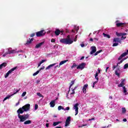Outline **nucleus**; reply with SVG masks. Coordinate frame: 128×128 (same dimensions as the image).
Instances as JSON below:
<instances>
[{
	"label": "nucleus",
	"mask_w": 128,
	"mask_h": 128,
	"mask_svg": "<svg viewBox=\"0 0 128 128\" xmlns=\"http://www.w3.org/2000/svg\"><path fill=\"white\" fill-rule=\"evenodd\" d=\"M30 110V104H26V105L24 106L22 108H20L17 110L18 116V118H20V122H24L25 120H26L28 118H30L29 114H26L24 115H20V114H24V112H28Z\"/></svg>",
	"instance_id": "1"
},
{
	"label": "nucleus",
	"mask_w": 128,
	"mask_h": 128,
	"mask_svg": "<svg viewBox=\"0 0 128 128\" xmlns=\"http://www.w3.org/2000/svg\"><path fill=\"white\" fill-rule=\"evenodd\" d=\"M67 38H61L60 40V42H62V44H72L74 42V40H72L70 39V35H68Z\"/></svg>",
	"instance_id": "2"
},
{
	"label": "nucleus",
	"mask_w": 128,
	"mask_h": 128,
	"mask_svg": "<svg viewBox=\"0 0 128 128\" xmlns=\"http://www.w3.org/2000/svg\"><path fill=\"white\" fill-rule=\"evenodd\" d=\"M36 36L38 38H40V36H46V32H44V30H41L36 32Z\"/></svg>",
	"instance_id": "3"
},
{
	"label": "nucleus",
	"mask_w": 128,
	"mask_h": 128,
	"mask_svg": "<svg viewBox=\"0 0 128 128\" xmlns=\"http://www.w3.org/2000/svg\"><path fill=\"white\" fill-rule=\"evenodd\" d=\"M74 110H75V116H78V103H76L74 105Z\"/></svg>",
	"instance_id": "4"
},
{
	"label": "nucleus",
	"mask_w": 128,
	"mask_h": 128,
	"mask_svg": "<svg viewBox=\"0 0 128 128\" xmlns=\"http://www.w3.org/2000/svg\"><path fill=\"white\" fill-rule=\"evenodd\" d=\"M86 63L84 62L81 63L80 64L77 66V70H84V68L86 67Z\"/></svg>",
	"instance_id": "5"
},
{
	"label": "nucleus",
	"mask_w": 128,
	"mask_h": 128,
	"mask_svg": "<svg viewBox=\"0 0 128 128\" xmlns=\"http://www.w3.org/2000/svg\"><path fill=\"white\" fill-rule=\"evenodd\" d=\"M128 50H126V52L122 53L120 57L118 58V60H120L122 58H124L126 56H128Z\"/></svg>",
	"instance_id": "6"
},
{
	"label": "nucleus",
	"mask_w": 128,
	"mask_h": 128,
	"mask_svg": "<svg viewBox=\"0 0 128 128\" xmlns=\"http://www.w3.org/2000/svg\"><path fill=\"white\" fill-rule=\"evenodd\" d=\"M72 118V117L70 116H69L67 118L66 123H65V126H68L70 124V119Z\"/></svg>",
	"instance_id": "7"
},
{
	"label": "nucleus",
	"mask_w": 128,
	"mask_h": 128,
	"mask_svg": "<svg viewBox=\"0 0 128 128\" xmlns=\"http://www.w3.org/2000/svg\"><path fill=\"white\" fill-rule=\"evenodd\" d=\"M20 92V90H18L16 91V92H14L13 94H12L11 96H6L3 100V102H4V100H8L10 96H14V94H18V92Z\"/></svg>",
	"instance_id": "8"
},
{
	"label": "nucleus",
	"mask_w": 128,
	"mask_h": 128,
	"mask_svg": "<svg viewBox=\"0 0 128 128\" xmlns=\"http://www.w3.org/2000/svg\"><path fill=\"white\" fill-rule=\"evenodd\" d=\"M122 82H120V84H118V88H124V82H126V80L125 79H122Z\"/></svg>",
	"instance_id": "9"
},
{
	"label": "nucleus",
	"mask_w": 128,
	"mask_h": 128,
	"mask_svg": "<svg viewBox=\"0 0 128 128\" xmlns=\"http://www.w3.org/2000/svg\"><path fill=\"white\" fill-rule=\"evenodd\" d=\"M92 48V51L90 52V54H94V52H96V46H92L91 47Z\"/></svg>",
	"instance_id": "10"
},
{
	"label": "nucleus",
	"mask_w": 128,
	"mask_h": 128,
	"mask_svg": "<svg viewBox=\"0 0 128 128\" xmlns=\"http://www.w3.org/2000/svg\"><path fill=\"white\" fill-rule=\"evenodd\" d=\"M88 86V84H86L84 86L82 90L83 91L84 94H86V88Z\"/></svg>",
	"instance_id": "11"
},
{
	"label": "nucleus",
	"mask_w": 128,
	"mask_h": 128,
	"mask_svg": "<svg viewBox=\"0 0 128 128\" xmlns=\"http://www.w3.org/2000/svg\"><path fill=\"white\" fill-rule=\"evenodd\" d=\"M98 72H96V74H95V78L96 80L97 81H95L93 82V85L94 86L96 84V82H98Z\"/></svg>",
	"instance_id": "12"
},
{
	"label": "nucleus",
	"mask_w": 128,
	"mask_h": 128,
	"mask_svg": "<svg viewBox=\"0 0 128 128\" xmlns=\"http://www.w3.org/2000/svg\"><path fill=\"white\" fill-rule=\"evenodd\" d=\"M44 44V42H41L36 44L35 48H40L42 46V44Z\"/></svg>",
	"instance_id": "13"
},
{
	"label": "nucleus",
	"mask_w": 128,
	"mask_h": 128,
	"mask_svg": "<svg viewBox=\"0 0 128 128\" xmlns=\"http://www.w3.org/2000/svg\"><path fill=\"white\" fill-rule=\"evenodd\" d=\"M50 108H54L56 106V100L51 101L50 103Z\"/></svg>",
	"instance_id": "14"
},
{
	"label": "nucleus",
	"mask_w": 128,
	"mask_h": 128,
	"mask_svg": "<svg viewBox=\"0 0 128 128\" xmlns=\"http://www.w3.org/2000/svg\"><path fill=\"white\" fill-rule=\"evenodd\" d=\"M116 26L118 28H120V26H126V23L120 22L116 24Z\"/></svg>",
	"instance_id": "15"
},
{
	"label": "nucleus",
	"mask_w": 128,
	"mask_h": 128,
	"mask_svg": "<svg viewBox=\"0 0 128 128\" xmlns=\"http://www.w3.org/2000/svg\"><path fill=\"white\" fill-rule=\"evenodd\" d=\"M8 66L7 62H3L1 64H0V70H2V68H6Z\"/></svg>",
	"instance_id": "16"
},
{
	"label": "nucleus",
	"mask_w": 128,
	"mask_h": 128,
	"mask_svg": "<svg viewBox=\"0 0 128 128\" xmlns=\"http://www.w3.org/2000/svg\"><path fill=\"white\" fill-rule=\"evenodd\" d=\"M116 42L120 44L122 41L120 40V38H114L113 40V42Z\"/></svg>",
	"instance_id": "17"
},
{
	"label": "nucleus",
	"mask_w": 128,
	"mask_h": 128,
	"mask_svg": "<svg viewBox=\"0 0 128 128\" xmlns=\"http://www.w3.org/2000/svg\"><path fill=\"white\" fill-rule=\"evenodd\" d=\"M15 52V50H8V52H6V54H14Z\"/></svg>",
	"instance_id": "18"
},
{
	"label": "nucleus",
	"mask_w": 128,
	"mask_h": 128,
	"mask_svg": "<svg viewBox=\"0 0 128 128\" xmlns=\"http://www.w3.org/2000/svg\"><path fill=\"white\" fill-rule=\"evenodd\" d=\"M56 64L54 63V64L49 65L48 66H47L46 68V70H50V68H52V66H54Z\"/></svg>",
	"instance_id": "19"
},
{
	"label": "nucleus",
	"mask_w": 128,
	"mask_h": 128,
	"mask_svg": "<svg viewBox=\"0 0 128 128\" xmlns=\"http://www.w3.org/2000/svg\"><path fill=\"white\" fill-rule=\"evenodd\" d=\"M17 68H18V66H15V67L12 68L11 70H10L8 72V73L10 74H12V72L16 70Z\"/></svg>",
	"instance_id": "20"
},
{
	"label": "nucleus",
	"mask_w": 128,
	"mask_h": 128,
	"mask_svg": "<svg viewBox=\"0 0 128 128\" xmlns=\"http://www.w3.org/2000/svg\"><path fill=\"white\" fill-rule=\"evenodd\" d=\"M32 42H34V38H32L31 39L29 38V40H28L26 41V44H32Z\"/></svg>",
	"instance_id": "21"
},
{
	"label": "nucleus",
	"mask_w": 128,
	"mask_h": 128,
	"mask_svg": "<svg viewBox=\"0 0 128 128\" xmlns=\"http://www.w3.org/2000/svg\"><path fill=\"white\" fill-rule=\"evenodd\" d=\"M123 92L124 94V96H126L128 94V91L126 90V86H123Z\"/></svg>",
	"instance_id": "22"
},
{
	"label": "nucleus",
	"mask_w": 128,
	"mask_h": 128,
	"mask_svg": "<svg viewBox=\"0 0 128 128\" xmlns=\"http://www.w3.org/2000/svg\"><path fill=\"white\" fill-rule=\"evenodd\" d=\"M54 33L56 36H60V30L58 29H56Z\"/></svg>",
	"instance_id": "23"
},
{
	"label": "nucleus",
	"mask_w": 128,
	"mask_h": 128,
	"mask_svg": "<svg viewBox=\"0 0 128 128\" xmlns=\"http://www.w3.org/2000/svg\"><path fill=\"white\" fill-rule=\"evenodd\" d=\"M62 124V122H54L52 124L53 126H56L58 124Z\"/></svg>",
	"instance_id": "24"
},
{
	"label": "nucleus",
	"mask_w": 128,
	"mask_h": 128,
	"mask_svg": "<svg viewBox=\"0 0 128 128\" xmlns=\"http://www.w3.org/2000/svg\"><path fill=\"white\" fill-rule=\"evenodd\" d=\"M32 124V120H28L24 122V124Z\"/></svg>",
	"instance_id": "25"
},
{
	"label": "nucleus",
	"mask_w": 128,
	"mask_h": 128,
	"mask_svg": "<svg viewBox=\"0 0 128 128\" xmlns=\"http://www.w3.org/2000/svg\"><path fill=\"white\" fill-rule=\"evenodd\" d=\"M68 62V60H62L61 62H60L59 64V66H62V64H66V62Z\"/></svg>",
	"instance_id": "26"
},
{
	"label": "nucleus",
	"mask_w": 128,
	"mask_h": 128,
	"mask_svg": "<svg viewBox=\"0 0 128 128\" xmlns=\"http://www.w3.org/2000/svg\"><path fill=\"white\" fill-rule=\"evenodd\" d=\"M103 36H104V38H110V36L108 34L103 33Z\"/></svg>",
	"instance_id": "27"
},
{
	"label": "nucleus",
	"mask_w": 128,
	"mask_h": 128,
	"mask_svg": "<svg viewBox=\"0 0 128 128\" xmlns=\"http://www.w3.org/2000/svg\"><path fill=\"white\" fill-rule=\"evenodd\" d=\"M64 110V108L62 107V106H58V110Z\"/></svg>",
	"instance_id": "28"
},
{
	"label": "nucleus",
	"mask_w": 128,
	"mask_h": 128,
	"mask_svg": "<svg viewBox=\"0 0 128 128\" xmlns=\"http://www.w3.org/2000/svg\"><path fill=\"white\" fill-rule=\"evenodd\" d=\"M125 112H126V110L125 108H122V114H124Z\"/></svg>",
	"instance_id": "29"
},
{
	"label": "nucleus",
	"mask_w": 128,
	"mask_h": 128,
	"mask_svg": "<svg viewBox=\"0 0 128 128\" xmlns=\"http://www.w3.org/2000/svg\"><path fill=\"white\" fill-rule=\"evenodd\" d=\"M124 70H126V68H128V63L125 64L124 65Z\"/></svg>",
	"instance_id": "30"
},
{
	"label": "nucleus",
	"mask_w": 128,
	"mask_h": 128,
	"mask_svg": "<svg viewBox=\"0 0 128 128\" xmlns=\"http://www.w3.org/2000/svg\"><path fill=\"white\" fill-rule=\"evenodd\" d=\"M76 66H78V64H76V63H74L71 68H76Z\"/></svg>",
	"instance_id": "31"
},
{
	"label": "nucleus",
	"mask_w": 128,
	"mask_h": 128,
	"mask_svg": "<svg viewBox=\"0 0 128 128\" xmlns=\"http://www.w3.org/2000/svg\"><path fill=\"white\" fill-rule=\"evenodd\" d=\"M74 80L72 81L71 82V84H70L69 88H72V86H74Z\"/></svg>",
	"instance_id": "32"
},
{
	"label": "nucleus",
	"mask_w": 128,
	"mask_h": 128,
	"mask_svg": "<svg viewBox=\"0 0 128 128\" xmlns=\"http://www.w3.org/2000/svg\"><path fill=\"white\" fill-rule=\"evenodd\" d=\"M116 36H122V33H118V32H116Z\"/></svg>",
	"instance_id": "33"
},
{
	"label": "nucleus",
	"mask_w": 128,
	"mask_h": 128,
	"mask_svg": "<svg viewBox=\"0 0 128 128\" xmlns=\"http://www.w3.org/2000/svg\"><path fill=\"white\" fill-rule=\"evenodd\" d=\"M40 74V70H38L36 72H34V74H33V76H36L37 74Z\"/></svg>",
	"instance_id": "34"
},
{
	"label": "nucleus",
	"mask_w": 128,
	"mask_h": 128,
	"mask_svg": "<svg viewBox=\"0 0 128 128\" xmlns=\"http://www.w3.org/2000/svg\"><path fill=\"white\" fill-rule=\"evenodd\" d=\"M115 74L116 75V76H120V73H118V70H116L115 71Z\"/></svg>",
	"instance_id": "35"
},
{
	"label": "nucleus",
	"mask_w": 128,
	"mask_h": 128,
	"mask_svg": "<svg viewBox=\"0 0 128 128\" xmlns=\"http://www.w3.org/2000/svg\"><path fill=\"white\" fill-rule=\"evenodd\" d=\"M37 96H38L40 98H42V95L40 92L36 93Z\"/></svg>",
	"instance_id": "36"
},
{
	"label": "nucleus",
	"mask_w": 128,
	"mask_h": 128,
	"mask_svg": "<svg viewBox=\"0 0 128 128\" xmlns=\"http://www.w3.org/2000/svg\"><path fill=\"white\" fill-rule=\"evenodd\" d=\"M118 46V43L115 42L113 44L112 46Z\"/></svg>",
	"instance_id": "37"
},
{
	"label": "nucleus",
	"mask_w": 128,
	"mask_h": 128,
	"mask_svg": "<svg viewBox=\"0 0 128 128\" xmlns=\"http://www.w3.org/2000/svg\"><path fill=\"white\" fill-rule=\"evenodd\" d=\"M126 36H122L120 40H126Z\"/></svg>",
	"instance_id": "38"
},
{
	"label": "nucleus",
	"mask_w": 128,
	"mask_h": 128,
	"mask_svg": "<svg viewBox=\"0 0 128 128\" xmlns=\"http://www.w3.org/2000/svg\"><path fill=\"white\" fill-rule=\"evenodd\" d=\"M8 76H10V74H9L8 72L4 76V78H8Z\"/></svg>",
	"instance_id": "39"
},
{
	"label": "nucleus",
	"mask_w": 128,
	"mask_h": 128,
	"mask_svg": "<svg viewBox=\"0 0 128 128\" xmlns=\"http://www.w3.org/2000/svg\"><path fill=\"white\" fill-rule=\"evenodd\" d=\"M72 92L70 93V94H76V92H74V90H73L72 88Z\"/></svg>",
	"instance_id": "40"
},
{
	"label": "nucleus",
	"mask_w": 128,
	"mask_h": 128,
	"mask_svg": "<svg viewBox=\"0 0 128 128\" xmlns=\"http://www.w3.org/2000/svg\"><path fill=\"white\" fill-rule=\"evenodd\" d=\"M26 92H24L22 94V96H26Z\"/></svg>",
	"instance_id": "41"
},
{
	"label": "nucleus",
	"mask_w": 128,
	"mask_h": 128,
	"mask_svg": "<svg viewBox=\"0 0 128 128\" xmlns=\"http://www.w3.org/2000/svg\"><path fill=\"white\" fill-rule=\"evenodd\" d=\"M36 36V33H32V34H30V36L31 38H34Z\"/></svg>",
	"instance_id": "42"
},
{
	"label": "nucleus",
	"mask_w": 128,
	"mask_h": 128,
	"mask_svg": "<svg viewBox=\"0 0 128 128\" xmlns=\"http://www.w3.org/2000/svg\"><path fill=\"white\" fill-rule=\"evenodd\" d=\"M44 62H46V60H42L41 62H40V63L42 64H44Z\"/></svg>",
	"instance_id": "43"
},
{
	"label": "nucleus",
	"mask_w": 128,
	"mask_h": 128,
	"mask_svg": "<svg viewBox=\"0 0 128 128\" xmlns=\"http://www.w3.org/2000/svg\"><path fill=\"white\" fill-rule=\"evenodd\" d=\"M64 110H70V106L66 107L65 109L64 108Z\"/></svg>",
	"instance_id": "44"
},
{
	"label": "nucleus",
	"mask_w": 128,
	"mask_h": 128,
	"mask_svg": "<svg viewBox=\"0 0 128 128\" xmlns=\"http://www.w3.org/2000/svg\"><path fill=\"white\" fill-rule=\"evenodd\" d=\"M78 40V35H76V36H75V38H74V42H76V40Z\"/></svg>",
	"instance_id": "45"
},
{
	"label": "nucleus",
	"mask_w": 128,
	"mask_h": 128,
	"mask_svg": "<svg viewBox=\"0 0 128 128\" xmlns=\"http://www.w3.org/2000/svg\"><path fill=\"white\" fill-rule=\"evenodd\" d=\"M38 104H36L35 105V110H38Z\"/></svg>",
	"instance_id": "46"
},
{
	"label": "nucleus",
	"mask_w": 128,
	"mask_h": 128,
	"mask_svg": "<svg viewBox=\"0 0 128 128\" xmlns=\"http://www.w3.org/2000/svg\"><path fill=\"white\" fill-rule=\"evenodd\" d=\"M56 42V40L54 38H52L51 40V42Z\"/></svg>",
	"instance_id": "47"
},
{
	"label": "nucleus",
	"mask_w": 128,
	"mask_h": 128,
	"mask_svg": "<svg viewBox=\"0 0 128 128\" xmlns=\"http://www.w3.org/2000/svg\"><path fill=\"white\" fill-rule=\"evenodd\" d=\"M86 126V124H82L79 126V128H83V126Z\"/></svg>",
	"instance_id": "48"
},
{
	"label": "nucleus",
	"mask_w": 128,
	"mask_h": 128,
	"mask_svg": "<svg viewBox=\"0 0 128 128\" xmlns=\"http://www.w3.org/2000/svg\"><path fill=\"white\" fill-rule=\"evenodd\" d=\"M44 68H45V67H44V66H43L42 67V68H40V70H44Z\"/></svg>",
	"instance_id": "49"
},
{
	"label": "nucleus",
	"mask_w": 128,
	"mask_h": 128,
	"mask_svg": "<svg viewBox=\"0 0 128 128\" xmlns=\"http://www.w3.org/2000/svg\"><path fill=\"white\" fill-rule=\"evenodd\" d=\"M124 60H122L119 62H118V64H122Z\"/></svg>",
	"instance_id": "50"
},
{
	"label": "nucleus",
	"mask_w": 128,
	"mask_h": 128,
	"mask_svg": "<svg viewBox=\"0 0 128 128\" xmlns=\"http://www.w3.org/2000/svg\"><path fill=\"white\" fill-rule=\"evenodd\" d=\"M40 82V80H37L36 82V84H39Z\"/></svg>",
	"instance_id": "51"
},
{
	"label": "nucleus",
	"mask_w": 128,
	"mask_h": 128,
	"mask_svg": "<svg viewBox=\"0 0 128 128\" xmlns=\"http://www.w3.org/2000/svg\"><path fill=\"white\" fill-rule=\"evenodd\" d=\"M94 118H90V119H89L88 120V122H90V120H94Z\"/></svg>",
	"instance_id": "52"
},
{
	"label": "nucleus",
	"mask_w": 128,
	"mask_h": 128,
	"mask_svg": "<svg viewBox=\"0 0 128 128\" xmlns=\"http://www.w3.org/2000/svg\"><path fill=\"white\" fill-rule=\"evenodd\" d=\"M102 52V50H98V52H96L97 54H100V52Z\"/></svg>",
	"instance_id": "53"
},
{
	"label": "nucleus",
	"mask_w": 128,
	"mask_h": 128,
	"mask_svg": "<svg viewBox=\"0 0 128 128\" xmlns=\"http://www.w3.org/2000/svg\"><path fill=\"white\" fill-rule=\"evenodd\" d=\"M116 68V66H113V67H112L113 70H114Z\"/></svg>",
	"instance_id": "54"
},
{
	"label": "nucleus",
	"mask_w": 128,
	"mask_h": 128,
	"mask_svg": "<svg viewBox=\"0 0 128 128\" xmlns=\"http://www.w3.org/2000/svg\"><path fill=\"white\" fill-rule=\"evenodd\" d=\"M122 36H126V33H122Z\"/></svg>",
	"instance_id": "55"
},
{
	"label": "nucleus",
	"mask_w": 128,
	"mask_h": 128,
	"mask_svg": "<svg viewBox=\"0 0 128 128\" xmlns=\"http://www.w3.org/2000/svg\"><path fill=\"white\" fill-rule=\"evenodd\" d=\"M84 56H82L80 58V60H84Z\"/></svg>",
	"instance_id": "56"
},
{
	"label": "nucleus",
	"mask_w": 128,
	"mask_h": 128,
	"mask_svg": "<svg viewBox=\"0 0 128 128\" xmlns=\"http://www.w3.org/2000/svg\"><path fill=\"white\" fill-rule=\"evenodd\" d=\"M98 74H100V68H98Z\"/></svg>",
	"instance_id": "57"
},
{
	"label": "nucleus",
	"mask_w": 128,
	"mask_h": 128,
	"mask_svg": "<svg viewBox=\"0 0 128 128\" xmlns=\"http://www.w3.org/2000/svg\"><path fill=\"white\" fill-rule=\"evenodd\" d=\"M76 32H78V30H80V28H78V27H76Z\"/></svg>",
	"instance_id": "58"
},
{
	"label": "nucleus",
	"mask_w": 128,
	"mask_h": 128,
	"mask_svg": "<svg viewBox=\"0 0 128 128\" xmlns=\"http://www.w3.org/2000/svg\"><path fill=\"white\" fill-rule=\"evenodd\" d=\"M90 42H94V39H93L92 38H90Z\"/></svg>",
	"instance_id": "59"
},
{
	"label": "nucleus",
	"mask_w": 128,
	"mask_h": 128,
	"mask_svg": "<svg viewBox=\"0 0 128 128\" xmlns=\"http://www.w3.org/2000/svg\"><path fill=\"white\" fill-rule=\"evenodd\" d=\"M49 126H50V124H48V123L46 124V128H48Z\"/></svg>",
	"instance_id": "60"
},
{
	"label": "nucleus",
	"mask_w": 128,
	"mask_h": 128,
	"mask_svg": "<svg viewBox=\"0 0 128 128\" xmlns=\"http://www.w3.org/2000/svg\"><path fill=\"white\" fill-rule=\"evenodd\" d=\"M80 46H82V48H84V44H81Z\"/></svg>",
	"instance_id": "61"
},
{
	"label": "nucleus",
	"mask_w": 128,
	"mask_h": 128,
	"mask_svg": "<svg viewBox=\"0 0 128 128\" xmlns=\"http://www.w3.org/2000/svg\"><path fill=\"white\" fill-rule=\"evenodd\" d=\"M94 40H96V42H98V38H94Z\"/></svg>",
	"instance_id": "62"
},
{
	"label": "nucleus",
	"mask_w": 128,
	"mask_h": 128,
	"mask_svg": "<svg viewBox=\"0 0 128 128\" xmlns=\"http://www.w3.org/2000/svg\"><path fill=\"white\" fill-rule=\"evenodd\" d=\"M128 120H126V118H124L123 119V122H127Z\"/></svg>",
	"instance_id": "63"
},
{
	"label": "nucleus",
	"mask_w": 128,
	"mask_h": 128,
	"mask_svg": "<svg viewBox=\"0 0 128 128\" xmlns=\"http://www.w3.org/2000/svg\"><path fill=\"white\" fill-rule=\"evenodd\" d=\"M55 128H62V126H56Z\"/></svg>",
	"instance_id": "64"
}]
</instances>
